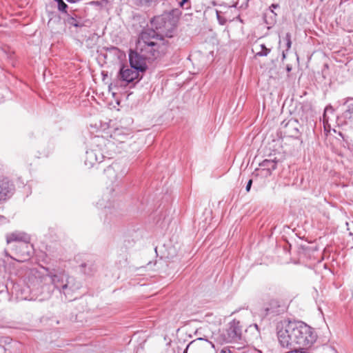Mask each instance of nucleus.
<instances>
[{
    "label": "nucleus",
    "instance_id": "cd10ccee",
    "mask_svg": "<svg viewBox=\"0 0 353 353\" xmlns=\"http://www.w3.org/2000/svg\"><path fill=\"white\" fill-rule=\"evenodd\" d=\"M220 353H231L230 350L228 349H223Z\"/></svg>",
    "mask_w": 353,
    "mask_h": 353
},
{
    "label": "nucleus",
    "instance_id": "423d86ee",
    "mask_svg": "<svg viewBox=\"0 0 353 353\" xmlns=\"http://www.w3.org/2000/svg\"><path fill=\"white\" fill-rule=\"evenodd\" d=\"M243 332V326L236 319H234L228 324L225 330V338L228 342H235L241 339Z\"/></svg>",
    "mask_w": 353,
    "mask_h": 353
},
{
    "label": "nucleus",
    "instance_id": "0eeeda50",
    "mask_svg": "<svg viewBox=\"0 0 353 353\" xmlns=\"http://www.w3.org/2000/svg\"><path fill=\"white\" fill-rule=\"evenodd\" d=\"M288 306L285 301L277 299H271L264 307L265 314L279 315L286 311Z\"/></svg>",
    "mask_w": 353,
    "mask_h": 353
},
{
    "label": "nucleus",
    "instance_id": "7ed1b4c3",
    "mask_svg": "<svg viewBox=\"0 0 353 353\" xmlns=\"http://www.w3.org/2000/svg\"><path fill=\"white\" fill-rule=\"evenodd\" d=\"M48 276L50 277L51 281L55 288L64 294L66 300L71 301L77 298L74 294L80 289L81 284L75 278L65 272L59 274L50 272Z\"/></svg>",
    "mask_w": 353,
    "mask_h": 353
},
{
    "label": "nucleus",
    "instance_id": "39448f33",
    "mask_svg": "<svg viewBox=\"0 0 353 353\" xmlns=\"http://www.w3.org/2000/svg\"><path fill=\"white\" fill-rule=\"evenodd\" d=\"M6 243L7 244L12 243V242H18L22 243L21 245L23 250L20 251V254L21 256H29L28 244L30 242V236L21 231H14L10 233H8L6 236Z\"/></svg>",
    "mask_w": 353,
    "mask_h": 353
},
{
    "label": "nucleus",
    "instance_id": "f257e3e1",
    "mask_svg": "<svg viewBox=\"0 0 353 353\" xmlns=\"http://www.w3.org/2000/svg\"><path fill=\"white\" fill-rule=\"evenodd\" d=\"M280 345L285 348L294 349L296 345L311 346L316 339L314 330L302 321L285 322L284 326L277 332Z\"/></svg>",
    "mask_w": 353,
    "mask_h": 353
},
{
    "label": "nucleus",
    "instance_id": "a211bd4d",
    "mask_svg": "<svg viewBox=\"0 0 353 353\" xmlns=\"http://www.w3.org/2000/svg\"><path fill=\"white\" fill-rule=\"evenodd\" d=\"M57 2L58 3L59 10L65 14H68V5L63 0H58Z\"/></svg>",
    "mask_w": 353,
    "mask_h": 353
},
{
    "label": "nucleus",
    "instance_id": "9d476101",
    "mask_svg": "<svg viewBox=\"0 0 353 353\" xmlns=\"http://www.w3.org/2000/svg\"><path fill=\"white\" fill-rule=\"evenodd\" d=\"M139 72L134 68H128V66L122 65L119 70V78L129 83L139 77Z\"/></svg>",
    "mask_w": 353,
    "mask_h": 353
},
{
    "label": "nucleus",
    "instance_id": "473e14b6",
    "mask_svg": "<svg viewBox=\"0 0 353 353\" xmlns=\"http://www.w3.org/2000/svg\"><path fill=\"white\" fill-rule=\"evenodd\" d=\"M56 2L58 1V0H54Z\"/></svg>",
    "mask_w": 353,
    "mask_h": 353
},
{
    "label": "nucleus",
    "instance_id": "4be33fe9",
    "mask_svg": "<svg viewBox=\"0 0 353 353\" xmlns=\"http://www.w3.org/2000/svg\"><path fill=\"white\" fill-rule=\"evenodd\" d=\"M197 341H204L205 343H211L208 340H205V339H203L202 338H199L196 340H194V341H192L190 343H189V345H188V346L186 347V348L183 351V353H187L188 349L190 347V345L195 343Z\"/></svg>",
    "mask_w": 353,
    "mask_h": 353
},
{
    "label": "nucleus",
    "instance_id": "c85d7f7f",
    "mask_svg": "<svg viewBox=\"0 0 353 353\" xmlns=\"http://www.w3.org/2000/svg\"><path fill=\"white\" fill-rule=\"evenodd\" d=\"M188 0H182L181 2L180 3L181 6H182Z\"/></svg>",
    "mask_w": 353,
    "mask_h": 353
},
{
    "label": "nucleus",
    "instance_id": "6ab92c4d",
    "mask_svg": "<svg viewBox=\"0 0 353 353\" xmlns=\"http://www.w3.org/2000/svg\"><path fill=\"white\" fill-rule=\"evenodd\" d=\"M261 50L256 52V55L263 57V56H267L269 52H270V49L267 48L264 44L261 45Z\"/></svg>",
    "mask_w": 353,
    "mask_h": 353
},
{
    "label": "nucleus",
    "instance_id": "f8f14e48",
    "mask_svg": "<svg viewBox=\"0 0 353 353\" xmlns=\"http://www.w3.org/2000/svg\"><path fill=\"white\" fill-rule=\"evenodd\" d=\"M11 190V185L7 178L0 176V203L6 201L9 196Z\"/></svg>",
    "mask_w": 353,
    "mask_h": 353
},
{
    "label": "nucleus",
    "instance_id": "412c9836",
    "mask_svg": "<svg viewBox=\"0 0 353 353\" xmlns=\"http://www.w3.org/2000/svg\"><path fill=\"white\" fill-rule=\"evenodd\" d=\"M285 41H286V50H288L291 48L292 45L290 33L288 32L285 34Z\"/></svg>",
    "mask_w": 353,
    "mask_h": 353
},
{
    "label": "nucleus",
    "instance_id": "bb28decb",
    "mask_svg": "<svg viewBox=\"0 0 353 353\" xmlns=\"http://www.w3.org/2000/svg\"><path fill=\"white\" fill-rule=\"evenodd\" d=\"M279 7V5L278 4H272L270 6V10H271L272 12H274V10H273V8H276Z\"/></svg>",
    "mask_w": 353,
    "mask_h": 353
},
{
    "label": "nucleus",
    "instance_id": "dca6fc26",
    "mask_svg": "<svg viewBox=\"0 0 353 353\" xmlns=\"http://www.w3.org/2000/svg\"><path fill=\"white\" fill-rule=\"evenodd\" d=\"M80 271L85 274H91L94 270V263L92 261L86 260L79 265Z\"/></svg>",
    "mask_w": 353,
    "mask_h": 353
},
{
    "label": "nucleus",
    "instance_id": "9b49d317",
    "mask_svg": "<svg viewBox=\"0 0 353 353\" xmlns=\"http://www.w3.org/2000/svg\"><path fill=\"white\" fill-rule=\"evenodd\" d=\"M277 161L275 159H265L260 164V168L256 169V172H260L264 176H270L272 172L276 168Z\"/></svg>",
    "mask_w": 353,
    "mask_h": 353
},
{
    "label": "nucleus",
    "instance_id": "2eb2a0df",
    "mask_svg": "<svg viewBox=\"0 0 353 353\" xmlns=\"http://www.w3.org/2000/svg\"><path fill=\"white\" fill-rule=\"evenodd\" d=\"M343 105H347V110L343 113L344 117L353 123V98H346Z\"/></svg>",
    "mask_w": 353,
    "mask_h": 353
},
{
    "label": "nucleus",
    "instance_id": "2f4dec72",
    "mask_svg": "<svg viewBox=\"0 0 353 353\" xmlns=\"http://www.w3.org/2000/svg\"><path fill=\"white\" fill-rule=\"evenodd\" d=\"M283 58H285V57L284 52H283Z\"/></svg>",
    "mask_w": 353,
    "mask_h": 353
},
{
    "label": "nucleus",
    "instance_id": "393cba45",
    "mask_svg": "<svg viewBox=\"0 0 353 353\" xmlns=\"http://www.w3.org/2000/svg\"><path fill=\"white\" fill-rule=\"evenodd\" d=\"M347 21L349 26L353 28V14L350 15Z\"/></svg>",
    "mask_w": 353,
    "mask_h": 353
},
{
    "label": "nucleus",
    "instance_id": "5701e85b",
    "mask_svg": "<svg viewBox=\"0 0 353 353\" xmlns=\"http://www.w3.org/2000/svg\"><path fill=\"white\" fill-rule=\"evenodd\" d=\"M141 6H150L153 0H137Z\"/></svg>",
    "mask_w": 353,
    "mask_h": 353
},
{
    "label": "nucleus",
    "instance_id": "20e7f679",
    "mask_svg": "<svg viewBox=\"0 0 353 353\" xmlns=\"http://www.w3.org/2000/svg\"><path fill=\"white\" fill-rule=\"evenodd\" d=\"M152 28L154 30L163 38V36L168 38L173 37L176 30V20L170 14H162L154 17L151 20Z\"/></svg>",
    "mask_w": 353,
    "mask_h": 353
},
{
    "label": "nucleus",
    "instance_id": "a878e982",
    "mask_svg": "<svg viewBox=\"0 0 353 353\" xmlns=\"http://www.w3.org/2000/svg\"><path fill=\"white\" fill-rule=\"evenodd\" d=\"M252 179H250L247 183V185H246V188H245V190L247 192H250V188H251V186H252Z\"/></svg>",
    "mask_w": 353,
    "mask_h": 353
},
{
    "label": "nucleus",
    "instance_id": "4468645a",
    "mask_svg": "<svg viewBox=\"0 0 353 353\" xmlns=\"http://www.w3.org/2000/svg\"><path fill=\"white\" fill-rule=\"evenodd\" d=\"M103 157H99L97 154V151L91 150L86 152L85 163L90 166H93L96 163L101 162Z\"/></svg>",
    "mask_w": 353,
    "mask_h": 353
},
{
    "label": "nucleus",
    "instance_id": "ddd939ff",
    "mask_svg": "<svg viewBox=\"0 0 353 353\" xmlns=\"http://www.w3.org/2000/svg\"><path fill=\"white\" fill-rule=\"evenodd\" d=\"M121 213L116 209H108L105 212V218L104 220L105 225H111L117 222L120 217Z\"/></svg>",
    "mask_w": 353,
    "mask_h": 353
},
{
    "label": "nucleus",
    "instance_id": "aec40b11",
    "mask_svg": "<svg viewBox=\"0 0 353 353\" xmlns=\"http://www.w3.org/2000/svg\"><path fill=\"white\" fill-rule=\"evenodd\" d=\"M286 353H310L305 347H294Z\"/></svg>",
    "mask_w": 353,
    "mask_h": 353
},
{
    "label": "nucleus",
    "instance_id": "6e6552de",
    "mask_svg": "<svg viewBox=\"0 0 353 353\" xmlns=\"http://www.w3.org/2000/svg\"><path fill=\"white\" fill-rule=\"evenodd\" d=\"M130 64L131 68L137 70L138 72H144L148 68V66L145 63V60L143 57L141 55L139 50H137L136 48V51H131L129 54Z\"/></svg>",
    "mask_w": 353,
    "mask_h": 353
},
{
    "label": "nucleus",
    "instance_id": "1a4fd4ad",
    "mask_svg": "<svg viewBox=\"0 0 353 353\" xmlns=\"http://www.w3.org/2000/svg\"><path fill=\"white\" fill-rule=\"evenodd\" d=\"M125 173V170L121 169V165L116 163H112L105 170V174L111 182L121 179Z\"/></svg>",
    "mask_w": 353,
    "mask_h": 353
},
{
    "label": "nucleus",
    "instance_id": "f3484780",
    "mask_svg": "<svg viewBox=\"0 0 353 353\" xmlns=\"http://www.w3.org/2000/svg\"><path fill=\"white\" fill-rule=\"evenodd\" d=\"M66 22L68 24L74 27H81L82 24L77 19V15L72 13L68 14V17L66 19Z\"/></svg>",
    "mask_w": 353,
    "mask_h": 353
},
{
    "label": "nucleus",
    "instance_id": "7c9ffc66",
    "mask_svg": "<svg viewBox=\"0 0 353 353\" xmlns=\"http://www.w3.org/2000/svg\"><path fill=\"white\" fill-rule=\"evenodd\" d=\"M287 70H288V71H290V70H291V68H290V67H288V68H287Z\"/></svg>",
    "mask_w": 353,
    "mask_h": 353
},
{
    "label": "nucleus",
    "instance_id": "f03ea898",
    "mask_svg": "<svg viewBox=\"0 0 353 353\" xmlns=\"http://www.w3.org/2000/svg\"><path fill=\"white\" fill-rule=\"evenodd\" d=\"M170 43L153 29H144L140 33L137 49L141 55L149 61H154L165 55Z\"/></svg>",
    "mask_w": 353,
    "mask_h": 353
},
{
    "label": "nucleus",
    "instance_id": "c756f323",
    "mask_svg": "<svg viewBox=\"0 0 353 353\" xmlns=\"http://www.w3.org/2000/svg\"><path fill=\"white\" fill-rule=\"evenodd\" d=\"M76 10H77L76 9H73L72 8H70V12H72L76 11Z\"/></svg>",
    "mask_w": 353,
    "mask_h": 353
},
{
    "label": "nucleus",
    "instance_id": "b1692460",
    "mask_svg": "<svg viewBox=\"0 0 353 353\" xmlns=\"http://www.w3.org/2000/svg\"><path fill=\"white\" fill-rule=\"evenodd\" d=\"M217 19H218L220 24H221V25H224L226 23V19L221 17L218 12H217Z\"/></svg>",
    "mask_w": 353,
    "mask_h": 353
}]
</instances>
